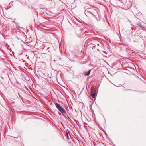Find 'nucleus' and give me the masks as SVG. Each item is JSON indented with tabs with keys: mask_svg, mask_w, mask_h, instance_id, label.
Here are the masks:
<instances>
[{
	"mask_svg": "<svg viewBox=\"0 0 146 146\" xmlns=\"http://www.w3.org/2000/svg\"><path fill=\"white\" fill-rule=\"evenodd\" d=\"M55 105L56 107L58 110L64 116L65 114H66V112L65 111L64 109H63L62 107L58 103H56L55 104Z\"/></svg>",
	"mask_w": 146,
	"mask_h": 146,
	"instance_id": "nucleus-1",
	"label": "nucleus"
},
{
	"mask_svg": "<svg viewBox=\"0 0 146 146\" xmlns=\"http://www.w3.org/2000/svg\"><path fill=\"white\" fill-rule=\"evenodd\" d=\"M85 13L86 16L90 18L94 16L93 14L88 9L85 11Z\"/></svg>",
	"mask_w": 146,
	"mask_h": 146,
	"instance_id": "nucleus-2",
	"label": "nucleus"
},
{
	"mask_svg": "<svg viewBox=\"0 0 146 146\" xmlns=\"http://www.w3.org/2000/svg\"><path fill=\"white\" fill-rule=\"evenodd\" d=\"M40 76L44 78H47L48 76L47 73L45 70H43L42 72H40Z\"/></svg>",
	"mask_w": 146,
	"mask_h": 146,
	"instance_id": "nucleus-3",
	"label": "nucleus"
},
{
	"mask_svg": "<svg viewBox=\"0 0 146 146\" xmlns=\"http://www.w3.org/2000/svg\"><path fill=\"white\" fill-rule=\"evenodd\" d=\"M137 25L138 26V27H140L141 28L143 29H144V28H145L144 26L143 25H142L140 23H138L137 24Z\"/></svg>",
	"mask_w": 146,
	"mask_h": 146,
	"instance_id": "nucleus-4",
	"label": "nucleus"
},
{
	"mask_svg": "<svg viewBox=\"0 0 146 146\" xmlns=\"http://www.w3.org/2000/svg\"><path fill=\"white\" fill-rule=\"evenodd\" d=\"M90 95L93 98H94L95 96V93L92 92H91L90 94Z\"/></svg>",
	"mask_w": 146,
	"mask_h": 146,
	"instance_id": "nucleus-5",
	"label": "nucleus"
},
{
	"mask_svg": "<svg viewBox=\"0 0 146 146\" xmlns=\"http://www.w3.org/2000/svg\"><path fill=\"white\" fill-rule=\"evenodd\" d=\"M91 70H89L88 71V72H84V74L86 76H88L91 72Z\"/></svg>",
	"mask_w": 146,
	"mask_h": 146,
	"instance_id": "nucleus-6",
	"label": "nucleus"
},
{
	"mask_svg": "<svg viewBox=\"0 0 146 146\" xmlns=\"http://www.w3.org/2000/svg\"><path fill=\"white\" fill-rule=\"evenodd\" d=\"M43 3H44L45 5L48 3L47 1L45 0H43L42 1Z\"/></svg>",
	"mask_w": 146,
	"mask_h": 146,
	"instance_id": "nucleus-7",
	"label": "nucleus"
},
{
	"mask_svg": "<svg viewBox=\"0 0 146 146\" xmlns=\"http://www.w3.org/2000/svg\"><path fill=\"white\" fill-rule=\"evenodd\" d=\"M67 138L68 139H69V137L67 133Z\"/></svg>",
	"mask_w": 146,
	"mask_h": 146,
	"instance_id": "nucleus-8",
	"label": "nucleus"
},
{
	"mask_svg": "<svg viewBox=\"0 0 146 146\" xmlns=\"http://www.w3.org/2000/svg\"><path fill=\"white\" fill-rule=\"evenodd\" d=\"M14 137L16 138H17L18 137V136H17V137Z\"/></svg>",
	"mask_w": 146,
	"mask_h": 146,
	"instance_id": "nucleus-9",
	"label": "nucleus"
}]
</instances>
